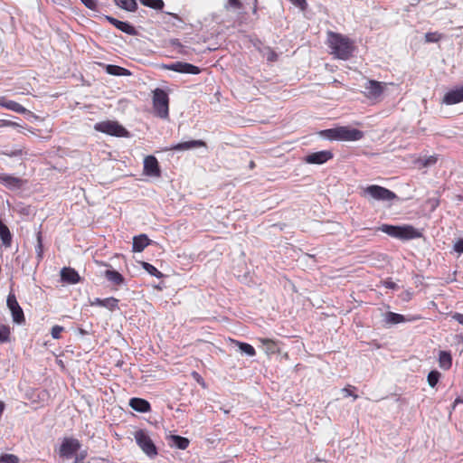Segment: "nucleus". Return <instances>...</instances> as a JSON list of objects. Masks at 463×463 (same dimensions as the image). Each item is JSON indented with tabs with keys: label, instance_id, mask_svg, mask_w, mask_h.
<instances>
[{
	"label": "nucleus",
	"instance_id": "obj_1",
	"mask_svg": "<svg viewBox=\"0 0 463 463\" xmlns=\"http://www.w3.org/2000/svg\"><path fill=\"white\" fill-rule=\"evenodd\" d=\"M327 45L331 54L343 61L349 60L355 50L354 42L347 36L329 31L327 33Z\"/></svg>",
	"mask_w": 463,
	"mask_h": 463
},
{
	"label": "nucleus",
	"instance_id": "obj_2",
	"mask_svg": "<svg viewBox=\"0 0 463 463\" xmlns=\"http://www.w3.org/2000/svg\"><path fill=\"white\" fill-rule=\"evenodd\" d=\"M320 135L329 140L337 141H358L364 137L363 131L348 126L325 129L320 132Z\"/></svg>",
	"mask_w": 463,
	"mask_h": 463
},
{
	"label": "nucleus",
	"instance_id": "obj_3",
	"mask_svg": "<svg viewBox=\"0 0 463 463\" xmlns=\"http://www.w3.org/2000/svg\"><path fill=\"white\" fill-rule=\"evenodd\" d=\"M379 230L392 238L402 241H409L421 237V232L412 225L405 224L402 226L383 224Z\"/></svg>",
	"mask_w": 463,
	"mask_h": 463
},
{
	"label": "nucleus",
	"instance_id": "obj_4",
	"mask_svg": "<svg viewBox=\"0 0 463 463\" xmlns=\"http://www.w3.org/2000/svg\"><path fill=\"white\" fill-rule=\"evenodd\" d=\"M153 108L157 117L166 118L169 116V98L162 89H156L153 91Z\"/></svg>",
	"mask_w": 463,
	"mask_h": 463
},
{
	"label": "nucleus",
	"instance_id": "obj_5",
	"mask_svg": "<svg viewBox=\"0 0 463 463\" xmlns=\"http://www.w3.org/2000/svg\"><path fill=\"white\" fill-rule=\"evenodd\" d=\"M96 131L105 133L107 135L118 137H128L129 132L118 121L106 120L96 123L94 126Z\"/></svg>",
	"mask_w": 463,
	"mask_h": 463
},
{
	"label": "nucleus",
	"instance_id": "obj_6",
	"mask_svg": "<svg viewBox=\"0 0 463 463\" xmlns=\"http://www.w3.org/2000/svg\"><path fill=\"white\" fill-rule=\"evenodd\" d=\"M361 194L362 196H371L379 201H392L396 198V194L393 192L377 184L365 187Z\"/></svg>",
	"mask_w": 463,
	"mask_h": 463
},
{
	"label": "nucleus",
	"instance_id": "obj_7",
	"mask_svg": "<svg viewBox=\"0 0 463 463\" xmlns=\"http://www.w3.org/2000/svg\"><path fill=\"white\" fill-rule=\"evenodd\" d=\"M135 439L140 449L149 457H155L157 455V449L153 440L143 430H138L134 434Z\"/></svg>",
	"mask_w": 463,
	"mask_h": 463
},
{
	"label": "nucleus",
	"instance_id": "obj_8",
	"mask_svg": "<svg viewBox=\"0 0 463 463\" xmlns=\"http://www.w3.org/2000/svg\"><path fill=\"white\" fill-rule=\"evenodd\" d=\"M386 83L375 80H368L364 85V95L369 99H378L384 91Z\"/></svg>",
	"mask_w": 463,
	"mask_h": 463
},
{
	"label": "nucleus",
	"instance_id": "obj_9",
	"mask_svg": "<svg viewBox=\"0 0 463 463\" xmlns=\"http://www.w3.org/2000/svg\"><path fill=\"white\" fill-rule=\"evenodd\" d=\"M80 448V443L78 439L73 438L63 439L60 449L59 455L62 458H71L74 455Z\"/></svg>",
	"mask_w": 463,
	"mask_h": 463
},
{
	"label": "nucleus",
	"instance_id": "obj_10",
	"mask_svg": "<svg viewBox=\"0 0 463 463\" xmlns=\"http://www.w3.org/2000/svg\"><path fill=\"white\" fill-rule=\"evenodd\" d=\"M164 68L168 71L184 74H199L201 72V69L199 67L183 61H175L173 63L165 64L164 65Z\"/></svg>",
	"mask_w": 463,
	"mask_h": 463
},
{
	"label": "nucleus",
	"instance_id": "obj_11",
	"mask_svg": "<svg viewBox=\"0 0 463 463\" xmlns=\"http://www.w3.org/2000/svg\"><path fill=\"white\" fill-rule=\"evenodd\" d=\"M7 307H9L14 322L17 324H23L25 322V317L22 307L16 300L14 294H10L7 297Z\"/></svg>",
	"mask_w": 463,
	"mask_h": 463
},
{
	"label": "nucleus",
	"instance_id": "obj_12",
	"mask_svg": "<svg viewBox=\"0 0 463 463\" xmlns=\"http://www.w3.org/2000/svg\"><path fill=\"white\" fill-rule=\"evenodd\" d=\"M333 157L334 154L332 151L322 150L307 155L304 161L310 165H322L331 160Z\"/></svg>",
	"mask_w": 463,
	"mask_h": 463
},
{
	"label": "nucleus",
	"instance_id": "obj_13",
	"mask_svg": "<svg viewBox=\"0 0 463 463\" xmlns=\"http://www.w3.org/2000/svg\"><path fill=\"white\" fill-rule=\"evenodd\" d=\"M143 172L147 176L160 177L161 169L156 156H147L144 159Z\"/></svg>",
	"mask_w": 463,
	"mask_h": 463
},
{
	"label": "nucleus",
	"instance_id": "obj_14",
	"mask_svg": "<svg viewBox=\"0 0 463 463\" xmlns=\"http://www.w3.org/2000/svg\"><path fill=\"white\" fill-rule=\"evenodd\" d=\"M24 184L25 181L20 177L9 174H0V184L10 190L20 189Z\"/></svg>",
	"mask_w": 463,
	"mask_h": 463
},
{
	"label": "nucleus",
	"instance_id": "obj_15",
	"mask_svg": "<svg viewBox=\"0 0 463 463\" xmlns=\"http://www.w3.org/2000/svg\"><path fill=\"white\" fill-rule=\"evenodd\" d=\"M463 101V85L459 88L448 91L443 99L442 102L446 105H454Z\"/></svg>",
	"mask_w": 463,
	"mask_h": 463
},
{
	"label": "nucleus",
	"instance_id": "obj_16",
	"mask_svg": "<svg viewBox=\"0 0 463 463\" xmlns=\"http://www.w3.org/2000/svg\"><path fill=\"white\" fill-rule=\"evenodd\" d=\"M197 147H206V143L203 140L185 141V142L177 143V144L172 146L169 149L175 150V151H184V150H189V149L197 148Z\"/></svg>",
	"mask_w": 463,
	"mask_h": 463
},
{
	"label": "nucleus",
	"instance_id": "obj_17",
	"mask_svg": "<svg viewBox=\"0 0 463 463\" xmlns=\"http://www.w3.org/2000/svg\"><path fill=\"white\" fill-rule=\"evenodd\" d=\"M107 20L113 24L116 28L120 30L121 32L129 34V35H136L137 31L133 25L127 22L119 21L114 17L107 16Z\"/></svg>",
	"mask_w": 463,
	"mask_h": 463
},
{
	"label": "nucleus",
	"instance_id": "obj_18",
	"mask_svg": "<svg viewBox=\"0 0 463 463\" xmlns=\"http://www.w3.org/2000/svg\"><path fill=\"white\" fill-rule=\"evenodd\" d=\"M90 306L103 307L109 309L110 311H113L118 307V299L113 297H109L104 299L96 298L90 301Z\"/></svg>",
	"mask_w": 463,
	"mask_h": 463
},
{
	"label": "nucleus",
	"instance_id": "obj_19",
	"mask_svg": "<svg viewBox=\"0 0 463 463\" xmlns=\"http://www.w3.org/2000/svg\"><path fill=\"white\" fill-rule=\"evenodd\" d=\"M0 106L20 114H25L27 112V109L24 106L14 100L7 99L4 96H0Z\"/></svg>",
	"mask_w": 463,
	"mask_h": 463
},
{
	"label": "nucleus",
	"instance_id": "obj_20",
	"mask_svg": "<svg viewBox=\"0 0 463 463\" xmlns=\"http://www.w3.org/2000/svg\"><path fill=\"white\" fill-rule=\"evenodd\" d=\"M152 241L147 237L146 234H139L137 236H134L133 244H132V251L133 252H141L145 250L146 247L150 245Z\"/></svg>",
	"mask_w": 463,
	"mask_h": 463
},
{
	"label": "nucleus",
	"instance_id": "obj_21",
	"mask_svg": "<svg viewBox=\"0 0 463 463\" xmlns=\"http://www.w3.org/2000/svg\"><path fill=\"white\" fill-rule=\"evenodd\" d=\"M61 280L70 284H77L80 281V276L72 268H63L61 270Z\"/></svg>",
	"mask_w": 463,
	"mask_h": 463
},
{
	"label": "nucleus",
	"instance_id": "obj_22",
	"mask_svg": "<svg viewBox=\"0 0 463 463\" xmlns=\"http://www.w3.org/2000/svg\"><path fill=\"white\" fill-rule=\"evenodd\" d=\"M130 407L138 412H147L151 410L150 403L141 398H132L129 401Z\"/></svg>",
	"mask_w": 463,
	"mask_h": 463
},
{
	"label": "nucleus",
	"instance_id": "obj_23",
	"mask_svg": "<svg viewBox=\"0 0 463 463\" xmlns=\"http://www.w3.org/2000/svg\"><path fill=\"white\" fill-rule=\"evenodd\" d=\"M105 71L108 74L114 76H130L131 71L126 68L113 65V64H106L104 65Z\"/></svg>",
	"mask_w": 463,
	"mask_h": 463
},
{
	"label": "nucleus",
	"instance_id": "obj_24",
	"mask_svg": "<svg viewBox=\"0 0 463 463\" xmlns=\"http://www.w3.org/2000/svg\"><path fill=\"white\" fill-rule=\"evenodd\" d=\"M439 365L443 370H449L452 366V356L448 351H439Z\"/></svg>",
	"mask_w": 463,
	"mask_h": 463
},
{
	"label": "nucleus",
	"instance_id": "obj_25",
	"mask_svg": "<svg viewBox=\"0 0 463 463\" xmlns=\"http://www.w3.org/2000/svg\"><path fill=\"white\" fill-rule=\"evenodd\" d=\"M258 341L266 347L267 354H272L279 352L277 341L264 337L258 338Z\"/></svg>",
	"mask_w": 463,
	"mask_h": 463
},
{
	"label": "nucleus",
	"instance_id": "obj_26",
	"mask_svg": "<svg viewBox=\"0 0 463 463\" xmlns=\"http://www.w3.org/2000/svg\"><path fill=\"white\" fill-rule=\"evenodd\" d=\"M106 279L115 285H121L124 283V277L117 270L108 269L105 271Z\"/></svg>",
	"mask_w": 463,
	"mask_h": 463
},
{
	"label": "nucleus",
	"instance_id": "obj_27",
	"mask_svg": "<svg viewBox=\"0 0 463 463\" xmlns=\"http://www.w3.org/2000/svg\"><path fill=\"white\" fill-rule=\"evenodd\" d=\"M0 238L5 246L9 247L11 245L12 234L9 231V228L1 220H0Z\"/></svg>",
	"mask_w": 463,
	"mask_h": 463
},
{
	"label": "nucleus",
	"instance_id": "obj_28",
	"mask_svg": "<svg viewBox=\"0 0 463 463\" xmlns=\"http://www.w3.org/2000/svg\"><path fill=\"white\" fill-rule=\"evenodd\" d=\"M385 320L389 324H400L405 321H411V319H407L404 316L394 312H387L385 315Z\"/></svg>",
	"mask_w": 463,
	"mask_h": 463
},
{
	"label": "nucleus",
	"instance_id": "obj_29",
	"mask_svg": "<svg viewBox=\"0 0 463 463\" xmlns=\"http://www.w3.org/2000/svg\"><path fill=\"white\" fill-rule=\"evenodd\" d=\"M115 4L129 12H134L137 8V5L135 0H114Z\"/></svg>",
	"mask_w": 463,
	"mask_h": 463
},
{
	"label": "nucleus",
	"instance_id": "obj_30",
	"mask_svg": "<svg viewBox=\"0 0 463 463\" xmlns=\"http://www.w3.org/2000/svg\"><path fill=\"white\" fill-rule=\"evenodd\" d=\"M171 440L173 441V445L180 449H187L190 444V441L187 438L181 437L178 435L171 436Z\"/></svg>",
	"mask_w": 463,
	"mask_h": 463
},
{
	"label": "nucleus",
	"instance_id": "obj_31",
	"mask_svg": "<svg viewBox=\"0 0 463 463\" xmlns=\"http://www.w3.org/2000/svg\"><path fill=\"white\" fill-rule=\"evenodd\" d=\"M142 268L147 272L149 273L151 276H154L156 278H162L163 277V274L161 271H159L155 266H153L152 264L148 263V262H146V261H141L140 262Z\"/></svg>",
	"mask_w": 463,
	"mask_h": 463
},
{
	"label": "nucleus",
	"instance_id": "obj_32",
	"mask_svg": "<svg viewBox=\"0 0 463 463\" xmlns=\"http://www.w3.org/2000/svg\"><path fill=\"white\" fill-rule=\"evenodd\" d=\"M140 3L147 7H150L155 10H162L165 6V3L163 0H139Z\"/></svg>",
	"mask_w": 463,
	"mask_h": 463
},
{
	"label": "nucleus",
	"instance_id": "obj_33",
	"mask_svg": "<svg viewBox=\"0 0 463 463\" xmlns=\"http://www.w3.org/2000/svg\"><path fill=\"white\" fill-rule=\"evenodd\" d=\"M235 343L239 346L241 351L247 354L248 355L254 356L256 354V351L251 345L239 341H235Z\"/></svg>",
	"mask_w": 463,
	"mask_h": 463
},
{
	"label": "nucleus",
	"instance_id": "obj_34",
	"mask_svg": "<svg viewBox=\"0 0 463 463\" xmlns=\"http://www.w3.org/2000/svg\"><path fill=\"white\" fill-rule=\"evenodd\" d=\"M441 374L437 370H432L429 373L427 381L430 387H435L439 381Z\"/></svg>",
	"mask_w": 463,
	"mask_h": 463
},
{
	"label": "nucleus",
	"instance_id": "obj_35",
	"mask_svg": "<svg viewBox=\"0 0 463 463\" xmlns=\"http://www.w3.org/2000/svg\"><path fill=\"white\" fill-rule=\"evenodd\" d=\"M442 39V34L438 32H429L425 33V41L427 43H438Z\"/></svg>",
	"mask_w": 463,
	"mask_h": 463
},
{
	"label": "nucleus",
	"instance_id": "obj_36",
	"mask_svg": "<svg viewBox=\"0 0 463 463\" xmlns=\"http://www.w3.org/2000/svg\"><path fill=\"white\" fill-rule=\"evenodd\" d=\"M10 341V328L7 326H0V343Z\"/></svg>",
	"mask_w": 463,
	"mask_h": 463
},
{
	"label": "nucleus",
	"instance_id": "obj_37",
	"mask_svg": "<svg viewBox=\"0 0 463 463\" xmlns=\"http://www.w3.org/2000/svg\"><path fill=\"white\" fill-rule=\"evenodd\" d=\"M418 162L420 163L421 166L427 167L435 165L438 162V156H430L428 157L419 159Z\"/></svg>",
	"mask_w": 463,
	"mask_h": 463
},
{
	"label": "nucleus",
	"instance_id": "obj_38",
	"mask_svg": "<svg viewBox=\"0 0 463 463\" xmlns=\"http://www.w3.org/2000/svg\"><path fill=\"white\" fill-rule=\"evenodd\" d=\"M19 458L13 454H3L0 456V463H18Z\"/></svg>",
	"mask_w": 463,
	"mask_h": 463
},
{
	"label": "nucleus",
	"instance_id": "obj_39",
	"mask_svg": "<svg viewBox=\"0 0 463 463\" xmlns=\"http://www.w3.org/2000/svg\"><path fill=\"white\" fill-rule=\"evenodd\" d=\"M356 388L354 386L348 384L342 390V392L345 397L352 396L354 400H356L358 398V395L354 392V390Z\"/></svg>",
	"mask_w": 463,
	"mask_h": 463
},
{
	"label": "nucleus",
	"instance_id": "obj_40",
	"mask_svg": "<svg viewBox=\"0 0 463 463\" xmlns=\"http://www.w3.org/2000/svg\"><path fill=\"white\" fill-rule=\"evenodd\" d=\"M63 330H64V328H63L62 326H61L56 325V326H52V332H51L52 336L54 339H59V338H61V332H62Z\"/></svg>",
	"mask_w": 463,
	"mask_h": 463
},
{
	"label": "nucleus",
	"instance_id": "obj_41",
	"mask_svg": "<svg viewBox=\"0 0 463 463\" xmlns=\"http://www.w3.org/2000/svg\"><path fill=\"white\" fill-rule=\"evenodd\" d=\"M84 5L90 10H97L98 0H80Z\"/></svg>",
	"mask_w": 463,
	"mask_h": 463
},
{
	"label": "nucleus",
	"instance_id": "obj_42",
	"mask_svg": "<svg viewBox=\"0 0 463 463\" xmlns=\"http://www.w3.org/2000/svg\"><path fill=\"white\" fill-rule=\"evenodd\" d=\"M5 127L17 128L20 127V125L14 121H11L8 119H0V128Z\"/></svg>",
	"mask_w": 463,
	"mask_h": 463
},
{
	"label": "nucleus",
	"instance_id": "obj_43",
	"mask_svg": "<svg viewBox=\"0 0 463 463\" xmlns=\"http://www.w3.org/2000/svg\"><path fill=\"white\" fill-rule=\"evenodd\" d=\"M294 5L305 10L307 3L306 0H289Z\"/></svg>",
	"mask_w": 463,
	"mask_h": 463
},
{
	"label": "nucleus",
	"instance_id": "obj_44",
	"mask_svg": "<svg viewBox=\"0 0 463 463\" xmlns=\"http://www.w3.org/2000/svg\"><path fill=\"white\" fill-rule=\"evenodd\" d=\"M454 250L458 253H463V239H459L455 244H454Z\"/></svg>",
	"mask_w": 463,
	"mask_h": 463
},
{
	"label": "nucleus",
	"instance_id": "obj_45",
	"mask_svg": "<svg viewBox=\"0 0 463 463\" xmlns=\"http://www.w3.org/2000/svg\"><path fill=\"white\" fill-rule=\"evenodd\" d=\"M36 250L39 254H41L43 251V238H42L41 232H38V234H37V249Z\"/></svg>",
	"mask_w": 463,
	"mask_h": 463
},
{
	"label": "nucleus",
	"instance_id": "obj_46",
	"mask_svg": "<svg viewBox=\"0 0 463 463\" xmlns=\"http://www.w3.org/2000/svg\"><path fill=\"white\" fill-rule=\"evenodd\" d=\"M229 5L236 9H241L242 7V4L240 0H229Z\"/></svg>",
	"mask_w": 463,
	"mask_h": 463
},
{
	"label": "nucleus",
	"instance_id": "obj_47",
	"mask_svg": "<svg viewBox=\"0 0 463 463\" xmlns=\"http://www.w3.org/2000/svg\"><path fill=\"white\" fill-rule=\"evenodd\" d=\"M452 318L463 326V314L456 312L452 315Z\"/></svg>",
	"mask_w": 463,
	"mask_h": 463
},
{
	"label": "nucleus",
	"instance_id": "obj_48",
	"mask_svg": "<svg viewBox=\"0 0 463 463\" xmlns=\"http://www.w3.org/2000/svg\"><path fill=\"white\" fill-rule=\"evenodd\" d=\"M383 286L387 288H392V289H394L396 288L397 285L395 282L392 281V280H386L383 282Z\"/></svg>",
	"mask_w": 463,
	"mask_h": 463
},
{
	"label": "nucleus",
	"instance_id": "obj_49",
	"mask_svg": "<svg viewBox=\"0 0 463 463\" xmlns=\"http://www.w3.org/2000/svg\"><path fill=\"white\" fill-rule=\"evenodd\" d=\"M181 50L179 51V53L181 54H184V55H186L188 52L186 50H184V48L183 46H181Z\"/></svg>",
	"mask_w": 463,
	"mask_h": 463
},
{
	"label": "nucleus",
	"instance_id": "obj_50",
	"mask_svg": "<svg viewBox=\"0 0 463 463\" xmlns=\"http://www.w3.org/2000/svg\"><path fill=\"white\" fill-rule=\"evenodd\" d=\"M255 166H256L255 162L251 160V161L250 162V164H249V167H250V169H254V168H255Z\"/></svg>",
	"mask_w": 463,
	"mask_h": 463
},
{
	"label": "nucleus",
	"instance_id": "obj_51",
	"mask_svg": "<svg viewBox=\"0 0 463 463\" xmlns=\"http://www.w3.org/2000/svg\"><path fill=\"white\" fill-rule=\"evenodd\" d=\"M193 375L197 379V381H199L200 375L197 373L194 372Z\"/></svg>",
	"mask_w": 463,
	"mask_h": 463
},
{
	"label": "nucleus",
	"instance_id": "obj_52",
	"mask_svg": "<svg viewBox=\"0 0 463 463\" xmlns=\"http://www.w3.org/2000/svg\"><path fill=\"white\" fill-rule=\"evenodd\" d=\"M14 155H15V156H20V155H22V150H19L18 152L14 153Z\"/></svg>",
	"mask_w": 463,
	"mask_h": 463
},
{
	"label": "nucleus",
	"instance_id": "obj_53",
	"mask_svg": "<svg viewBox=\"0 0 463 463\" xmlns=\"http://www.w3.org/2000/svg\"><path fill=\"white\" fill-rule=\"evenodd\" d=\"M257 12V6L255 5L253 8V13L255 14Z\"/></svg>",
	"mask_w": 463,
	"mask_h": 463
},
{
	"label": "nucleus",
	"instance_id": "obj_54",
	"mask_svg": "<svg viewBox=\"0 0 463 463\" xmlns=\"http://www.w3.org/2000/svg\"><path fill=\"white\" fill-rule=\"evenodd\" d=\"M171 15H173L175 18H178L177 14H170Z\"/></svg>",
	"mask_w": 463,
	"mask_h": 463
}]
</instances>
